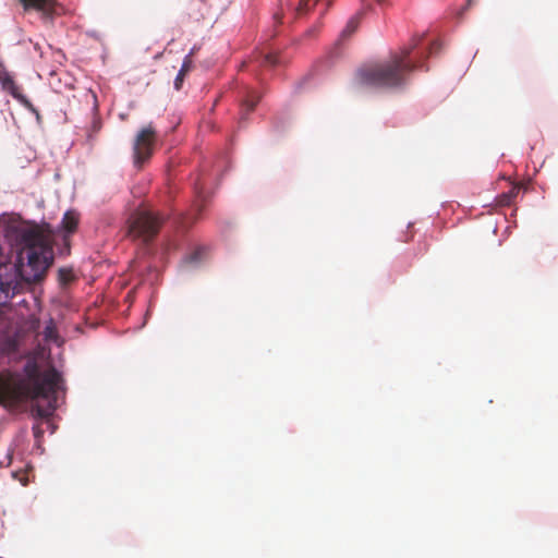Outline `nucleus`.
<instances>
[{
	"mask_svg": "<svg viewBox=\"0 0 558 558\" xmlns=\"http://www.w3.org/2000/svg\"><path fill=\"white\" fill-rule=\"evenodd\" d=\"M61 375L49 368L40 373L36 366L28 374V379L11 372L0 373V404L14 407L24 401L37 403L33 412L38 417H49L57 409V393L60 389Z\"/></svg>",
	"mask_w": 558,
	"mask_h": 558,
	"instance_id": "nucleus-1",
	"label": "nucleus"
},
{
	"mask_svg": "<svg viewBox=\"0 0 558 558\" xmlns=\"http://www.w3.org/2000/svg\"><path fill=\"white\" fill-rule=\"evenodd\" d=\"M19 247L16 271L22 280L35 283L45 277L53 262L50 235L38 226L16 230Z\"/></svg>",
	"mask_w": 558,
	"mask_h": 558,
	"instance_id": "nucleus-2",
	"label": "nucleus"
},
{
	"mask_svg": "<svg viewBox=\"0 0 558 558\" xmlns=\"http://www.w3.org/2000/svg\"><path fill=\"white\" fill-rule=\"evenodd\" d=\"M420 38L403 47L400 52L393 53L386 62L366 65L359 69L356 77L360 84L380 88H395L405 84L408 75L423 68L421 61H411L410 54L418 45Z\"/></svg>",
	"mask_w": 558,
	"mask_h": 558,
	"instance_id": "nucleus-3",
	"label": "nucleus"
},
{
	"mask_svg": "<svg viewBox=\"0 0 558 558\" xmlns=\"http://www.w3.org/2000/svg\"><path fill=\"white\" fill-rule=\"evenodd\" d=\"M162 222L163 217L159 213L140 208L128 220V235L147 243L158 234Z\"/></svg>",
	"mask_w": 558,
	"mask_h": 558,
	"instance_id": "nucleus-4",
	"label": "nucleus"
},
{
	"mask_svg": "<svg viewBox=\"0 0 558 558\" xmlns=\"http://www.w3.org/2000/svg\"><path fill=\"white\" fill-rule=\"evenodd\" d=\"M157 133L151 124L142 128L133 142V162L141 169L153 156Z\"/></svg>",
	"mask_w": 558,
	"mask_h": 558,
	"instance_id": "nucleus-5",
	"label": "nucleus"
},
{
	"mask_svg": "<svg viewBox=\"0 0 558 558\" xmlns=\"http://www.w3.org/2000/svg\"><path fill=\"white\" fill-rule=\"evenodd\" d=\"M0 83L2 85V88L5 92H8L13 98H15L25 107L34 110L31 101L21 93V88L15 84L13 77L7 71L2 63H0Z\"/></svg>",
	"mask_w": 558,
	"mask_h": 558,
	"instance_id": "nucleus-6",
	"label": "nucleus"
},
{
	"mask_svg": "<svg viewBox=\"0 0 558 558\" xmlns=\"http://www.w3.org/2000/svg\"><path fill=\"white\" fill-rule=\"evenodd\" d=\"M25 11L35 10L46 15L50 14L53 8V0H19Z\"/></svg>",
	"mask_w": 558,
	"mask_h": 558,
	"instance_id": "nucleus-7",
	"label": "nucleus"
},
{
	"mask_svg": "<svg viewBox=\"0 0 558 558\" xmlns=\"http://www.w3.org/2000/svg\"><path fill=\"white\" fill-rule=\"evenodd\" d=\"M17 291V283L13 280H3L0 278V304H5Z\"/></svg>",
	"mask_w": 558,
	"mask_h": 558,
	"instance_id": "nucleus-8",
	"label": "nucleus"
},
{
	"mask_svg": "<svg viewBox=\"0 0 558 558\" xmlns=\"http://www.w3.org/2000/svg\"><path fill=\"white\" fill-rule=\"evenodd\" d=\"M195 52V49L193 48L191 50V52L184 58L183 60V63H182V66L174 80V87L175 89H180L181 88V85L183 83V80H184V76L186 75L187 72L191 71L192 66H193V61H192V56L194 54Z\"/></svg>",
	"mask_w": 558,
	"mask_h": 558,
	"instance_id": "nucleus-9",
	"label": "nucleus"
},
{
	"mask_svg": "<svg viewBox=\"0 0 558 558\" xmlns=\"http://www.w3.org/2000/svg\"><path fill=\"white\" fill-rule=\"evenodd\" d=\"M363 14L364 11H359L348 21L345 27L341 32V39L350 37L357 29Z\"/></svg>",
	"mask_w": 558,
	"mask_h": 558,
	"instance_id": "nucleus-10",
	"label": "nucleus"
},
{
	"mask_svg": "<svg viewBox=\"0 0 558 558\" xmlns=\"http://www.w3.org/2000/svg\"><path fill=\"white\" fill-rule=\"evenodd\" d=\"M77 225H78V214L73 210L66 211L62 219L63 229L68 233H73L76 230Z\"/></svg>",
	"mask_w": 558,
	"mask_h": 558,
	"instance_id": "nucleus-11",
	"label": "nucleus"
},
{
	"mask_svg": "<svg viewBox=\"0 0 558 558\" xmlns=\"http://www.w3.org/2000/svg\"><path fill=\"white\" fill-rule=\"evenodd\" d=\"M259 99H260V96L256 92H254V90L248 92V94L242 105L243 112L245 114H247L248 112L253 111L255 106L259 101Z\"/></svg>",
	"mask_w": 558,
	"mask_h": 558,
	"instance_id": "nucleus-12",
	"label": "nucleus"
},
{
	"mask_svg": "<svg viewBox=\"0 0 558 558\" xmlns=\"http://www.w3.org/2000/svg\"><path fill=\"white\" fill-rule=\"evenodd\" d=\"M294 2L291 3V7H293L298 14H303L307 10L308 0H294Z\"/></svg>",
	"mask_w": 558,
	"mask_h": 558,
	"instance_id": "nucleus-13",
	"label": "nucleus"
},
{
	"mask_svg": "<svg viewBox=\"0 0 558 558\" xmlns=\"http://www.w3.org/2000/svg\"><path fill=\"white\" fill-rule=\"evenodd\" d=\"M279 63V56L277 53H268L264 56L263 64L277 65Z\"/></svg>",
	"mask_w": 558,
	"mask_h": 558,
	"instance_id": "nucleus-14",
	"label": "nucleus"
},
{
	"mask_svg": "<svg viewBox=\"0 0 558 558\" xmlns=\"http://www.w3.org/2000/svg\"><path fill=\"white\" fill-rule=\"evenodd\" d=\"M27 471H16V472H13V477L15 480H17L23 486H26L29 482L27 475H26Z\"/></svg>",
	"mask_w": 558,
	"mask_h": 558,
	"instance_id": "nucleus-15",
	"label": "nucleus"
},
{
	"mask_svg": "<svg viewBox=\"0 0 558 558\" xmlns=\"http://www.w3.org/2000/svg\"><path fill=\"white\" fill-rule=\"evenodd\" d=\"M59 278L62 283H68L72 280V271L70 269L61 268L59 270Z\"/></svg>",
	"mask_w": 558,
	"mask_h": 558,
	"instance_id": "nucleus-16",
	"label": "nucleus"
},
{
	"mask_svg": "<svg viewBox=\"0 0 558 558\" xmlns=\"http://www.w3.org/2000/svg\"><path fill=\"white\" fill-rule=\"evenodd\" d=\"M511 199H512V193H504L499 196V204L510 205Z\"/></svg>",
	"mask_w": 558,
	"mask_h": 558,
	"instance_id": "nucleus-17",
	"label": "nucleus"
},
{
	"mask_svg": "<svg viewBox=\"0 0 558 558\" xmlns=\"http://www.w3.org/2000/svg\"><path fill=\"white\" fill-rule=\"evenodd\" d=\"M439 49H440V43L437 40L433 41L428 48V54L426 57L436 53Z\"/></svg>",
	"mask_w": 558,
	"mask_h": 558,
	"instance_id": "nucleus-18",
	"label": "nucleus"
},
{
	"mask_svg": "<svg viewBox=\"0 0 558 558\" xmlns=\"http://www.w3.org/2000/svg\"><path fill=\"white\" fill-rule=\"evenodd\" d=\"M199 254H201V251H199V250H197V251H195L193 254H191V255L189 256V259H190L191 262H196V260L198 259Z\"/></svg>",
	"mask_w": 558,
	"mask_h": 558,
	"instance_id": "nucleus-19",
	"label": "nucleus"
},
{
	"mask_svg": "<svg viewBox=\"0 0 558 558\" xmlns=\"http://www.w3.org/2000/svg\"><path fill=\"white\" fill-rule=\"evenodd\" d=\"M52 333H53V329L48 327L46 329V338L47 339H51L52 338Z\"/></svg>",
	"mask_w": 558,
	"mask_h": 558,
	"instance_id": "nucleus-20",
	"label": "nucleus"
},
{
	"mask_svg": "<svg viewBox=\"0 0 558 558\" xmlns=\"http://www.w3.org/2000/svg\"><path fill=\"white\" fill-rule=\"evenodd\" d=\"M376 1L380 5H385L388 2V0H376Z\"/></svg>",
	"mask_w": 558,
	"mask_h": 558,
	"instance_id": "nucleus-21",
	"label": "nucleus"
},
{
	"mask_svg": "<svg viewBox=\"0 0 558 558\" xmlns=\"http://www.w3.org/2000/svg\"><path fill=\"white\" fill-rule=\"evenodd\" d=\"M473 2L474 0H468V7L472 5Z\"/></svg>",
	"mask_w": 558,
	"mask_h": 558,
	"instance_id": "nucleus-22",
	"label": "nucleus"
},
{
	"mask_svg": "<svg viewBox=\"0 0 558 558\" xmlns=\"http://www.w3.org/2000/svg\"><path fill=\"white\" fill-rule=\"evenodd\" d=\"M329 2H331L332 0H328Z\"/></svg>",
	"mask_w": 558,
	"mask_h": 558,
	"instance_id": "nucleus-23",
	"label": "nucleus"
}]
</instances>
